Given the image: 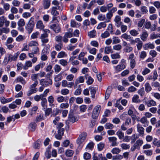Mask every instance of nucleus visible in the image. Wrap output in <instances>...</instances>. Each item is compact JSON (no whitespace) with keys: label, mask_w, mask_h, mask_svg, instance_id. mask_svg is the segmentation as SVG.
<instances>
[{"label":"nucleus","mask_w":160,"mask_h":160,"mask_svg":"<svg viewBox=\"0 0 160 160\" xmlns=\"http://www.w3.org/2000/svg\"><path fill=\"white\" fill-rule=\"evenodd\" d=\"M110 35L109 33L107 31H105L101 35V37L103 38H105L108 37Z\"/></svg>","instance_id":"61"},{"label":"nucleus","mask_w":160,"mask_h":160,"mask_svg":"<svg viewBox=\"0 0 160 160\" xmlns=\"http://www.w3.org/2000/svg\"><path fill=\"white\" fill-rule=\"evenodd\" d=\"M54 98L52 96H50L48 98V101L49 103V106H54L53 103L54 102Z\"/></svg>","instance_id":"38"},{"label":"nucleus","mask_w":160,"mask_h":160,"mask_svg":"<svg viewBox=\"0 0 160 160\" xmlns=\"http://www.w3.org/2000/svg\"><path fill=\"white\" fill-rule=\"evenodd\" d=\"M104 146L105 144L102 142H100L98 145V150L99 151H102L103 149Z\"/></svg>","instance_id":"48"},{"label":"nucleus","mask_w":160,"mask_h":160,"mask_svg":"<svg viewBox=\"0 0 160 160\" xmlns=\"http://www.w3.org/2000/svg\"><path fill=\"white\" fill-rule=\"evenodd\" d=\"M137 90V89L133 86H131L129 87L128 89V91L129 92H132L136 91Z\"/></svg>","instance_id":"60"},{"label":"nucleus","mask_w":160,"mask_h":160,"mask_svg":"<svg viewBox=\"0 0 160 160\" xmlns=\"http://www.w3.org/2000/svg\"><path fill=\"white\" fill-rule=\"evenodd\" d=\"M133 48L132 47L130 46L129 44H128L123 49V51L126 53H129L132 51Z\"/></svg>","instance_id":"18"},{"label":"nucleus","mask_w":160,"mask_h":160,"mask_svg":"<svg viewBox=\"0 0 160 160\" xmlns=\"http://www.w3.org/2000/svg\"><path fill=\"white\" fill-rule=\"evenodd\" d=\"M121 37L128 41L132 37L130 35H128L126 33L123 34L122 36Z\"/></svg>","instance_id":"50"},{"label":"nucleus","mask_w":160,"mask_h":160,"mask_svg":"<svg viewBox=\"0 0 160 160\" xmlns=\"http://www.w3.org/2000/svg\"><path fill=\"white\" fill-rule=\"evenodd\" d=\"M112 44H115L119 43L121 40L118 37H113L112 38Z\"/></svg>","instance_id":"26"},{"label":"nucleus","mask_w":160,"mask_h":160,"mask_svg":"<svg viewBox=\"0 0 160 160\" xmlns=\"http://www.w3.org/2000/svg\"><path fill=\"white\" fill-rule=\"evenodd\" d=\"M140 122L143 124L144 127H146L148 125L149 121L145 117L142 118L140 120Z\"/></svg>","instance_id":"15"},{"label":"nucleus","mask_w":160,"mask_h":160,"mask_svg":"<svg viewBox=\"0 0 160 160\" xmlns=\"http://www.w3.org/2000/svg\"><path fill=\"white\" fill-rule=\"evenodd\" d=\"M52 112V109L51 108H48L45 110V114L46 116H48Z\"/></svg>","instance_id":"53"},{"label":"nucleus","mask_w":160,"mask_h":160,"mask_svg":"<svg viewBox=\"0 0 160 160\" xmlns=\"http://www.w3.org/2000/svg\"><path fill=\"white\" fill-rule=\"evenodd\" d=\"M41 141L40 140H38L37 142H36L34 143V148L35 149H38L40 147V145H41Z\"/></svg>","instance_id":"46"},{"label":"nucleus","mask_w":160,"mask_h":160,"mask_svg":"<svg viewBox=\"0 0 160 160\" xmlns=\"http://www.w3.org/2000/svg\"><path fill=\"white\" fill-rule=\"evenodd\" d=\"M145 19H140L138 22V26L139 28L142 27L144 23L145 22Z\"/></svg>","instance_id":"59"},{"label":"nucleus","mask_w":160,"mask_h":160,"mask_svg":"<svg viewBox=\"0 0 160 160\" xmlns=\"http://www.w3.org/2000/svg\"><path fill=\"white\" fill-rule=\"evenodd\" d=\"M50 0H43V6L44 9H48L51 4Z\"/></svg>","instance_id":"10"},{"label":"nucleus","mask_w":160,"mask_h":160,"mask_svg":"<svg viewBox=\"0 0 160 160\" xmlns=\"http://www.w3.org/2000/svg\"><path fill=\"white\" fill-rule=\"evenodd\" d=\"M83 158L85 160H88L91 158V155L89 153L86 152L83 154Z\"/></svg>","instance_id":"45"},{"label":"nucleus","mask_w":160,"mask_h":160,"mask_svg":"<svg viewBox=\"0 0 160 160\" xmlns=\"http://www.w3.org/2000/svg\"><path fill=\"white\" fill-rule=\"evenodd\" d=\"M86 134L85 133L83 132L80 134L77 139V143L80 146L82 147L86 137Z\"/></svg>","instance_id":"3"},{"label":"nucleus","mask_w":160,"mask_h":160,"mask_svg":"<svg viewBox=\"0 0 160 160\" xmlns=\"http://www.w3.org/2000/svg\"><path fill=\"white\" fill-rule=\"evenodd\" d=\"M121 151V150L118 148H113L111 151L113 154H117L119 153Z\"/></svg>","instance_id":"44"},{"label":"nucleus","mask_w":160,"mask_h":160,"mask_svg":"<svg viewBox=\"0 0 160 160\" xmlns=\"http://www.w3.org/2000/svg\"><path fill=\"white\" fill-rule=\"evenodd\" d=\"M88 36L91 38H93L96 35V32L94 30H93L88 32Z\"/></svg>","instance_id":"42"},{"label":"nucleus","mask_w":160,"mask_h":160,"mask_svg":"<svg viewBox=\"0 0 160 160\" xmlns=\"http://www.w3.org/2000/svg\"><path fill=\"white\" fill-rule=\"evenodd\" d=\"M140 101L139 99V96L137 95H134L132 98V102L135 103H139Z\"/></svg>","instance_id":"32"},{"label":"nucleus","mask_w":160,"mask_h":160,"mask_svg":"<svg viewBox=\"0 0 160 160\" xmlns=\"http://www.w3.org/2000/svg\"><path fill=\"white\" fill-rule=\"evenodd\" d=\"M138 42H137L138 44L137 45V48L138 50H140L141 49L142 47V41H141L140 40V39L139 38L138 40Z\"/></svg>","instance_id":"58"},{"label":"nucleus","mask_w":160,"mask_h":160,"mask_svg":"<svg viewBox=\"0 0 160 160\" xmlns=\"http://www.w3.org/2000/svg\"><path fill=\"white\" fill-rule=\"evenodd\" d=\"M49 27L56 33H58L61 31V28L58 24H52L50 25Z\"/></svg>","instance_id":"7"},{"label":"nucleus","mask_w":160,"mask_h":160,"mask_svg":"<svg viewBox=\"0 0 160 160\" xmlns=\"http://www.w3.org/2000/svg\"><path fill=\"white\" fill-rule=\"evenodd\" d=\"M59 63L60 64L64 67H65L68 64L67 61L64 59H62L59 60Z\"/></svg>","instance_id":"40"},{"label":"nucleus","mask_w":160,"mask_h":160,"mask_svg":"<svg viewBox=\"0 0 160 160\" xmlns=\"http://www.w3.org/2000/svg\"><path fill=\"white\" fill-rule=\"evenodd\" d=\"M137 130L139 134L141 135H143L144 133V129L143 128L141 125L138 123L137 125Z\"/></svg>","instance_id":"13"},{"label":"nucleus","mask_w":160,"mask_h":160,"mask_svg":"<svg viewBox=\"0 0 160 160\" xmlns=\"http://www.w3.org/2000/svg\"><path fill=\"white\" fill-rule=\"evenodd\" d=\"M112 49L111 46L106 47L104 49V53L106 54H108L110 53H112Z\"/></svg>","instance_id":"37"},{"label":"nucleus","mask_w":160,"mask_h":160,"mask_svg":"<svg viewBox=\"0 0 160 160\" xmlns=\"http://www.w3.org/2000/svg\"><path fill=\"white\" fill-rule=\"evenodd\" d=\"M129 33L132 36L134 37L137 36L139 33L138 31L134 29L130 30Z\"/></svg>","instance_id":"31"},{"label":"nucleus","mask_w":160,"mask_h":160,"mask_svg":"<svg viewBox=\"0 0 160 160\" xmlns=\"http://www.w3.org/2000/svg\"><path fill=\"white\" fill-rule=\"evenodd\" d=\"M111 113V111L108 109H106L104 112V114L103 115V117H107L109 116Z\"/></svg>","instance_id":"64"},{"label":"nucleus","mask_w":160,"mask_h":160,"mask_svg":"<svg viewBox=\"0 0 160 160\" xmlns=\"http://www.w3.org/2000/svg\"><path fill=\"white\" fill-rule=\"evenodd\" d=\"M138 93L141 96H143L145 93L144 88H142L139 89L138 91Z\"/></svg>","instance_id":"52"},{"label":"nucleus","mask_w":160,"mask_h":160,"mask_svg":"<svg viewBox=\"0 0 160 160\" xmlns=\"http://www.w3.org/2000/svg\"><path fill=\"white\" fill-rule=\"evenodd\" d=\"M146 104L148 107H150L156 106V102L154 101L152 99L150 100H148L147 102H146Z\"/></svg>","instance_id":"16"},{"label":"nucleus","mask_w":160,"mask_h":160,"mask_svg":"<svg viewBox=\"0 0 160 160\" xmlns=\"http://www.w3.org/2000/svg\"><path fill=\"white\" fill-rule=\"evenodd\" d=\"M143 153L148 156H151L152 154V150L151 149L145 150Z\"/></svg>","instance_id":"39"},{"label":"nucleus","mask_w":160,"mask_h":160,"mask_svg":"<svg viewBox=\"0 0 160 160\" xmlns=\"http://www.w3.org/2000/svg\"><path fill=\"white\" fill-rule=\"evenodd\" d=\"M41 104L43 108V110L47 108V99L42 101Z\"/></svg>","instance_id":"30"},{"label":"nucleus","mask_w":160,"mask_h":160,"mask_svg":"<svg viewBox=\"0 0 160 160\" xmlns=\"http://www.w3.org/2000/svg\"><path fill=\"white\" fill-rule=\"evenodd\" d=\"M153 144L156 146L158 147H160V140L158 141L157 139L156 138H154L153 142Z\"/></svg>","instance_id":"56"},{"label":"nucleus","mask_w":160,"mask_h":160,"mask_svg":"<svg viewBox=\"0 0 160 160\" xmlns=\"http://www.w3.org/2000/svg\"><path fill=\"white\" fill-rule=\"evenodd\" d=\"M143 143L142 140L138 139V140L134 143L133 146L131 148V149L132 151H134L135 149L139 150L140 147Z\"/></svg>","instance_id":"4"},{"label":"nucleus","mask_w":160,"mask_h":160,"mask_svg":"<svg viewBox=\"0 0 160 160\" xmlns=\"http://www.w3.org/2000/svg\"><path fill=\"white\" fill-rule=\"evenodd\" d=\"M98 19L100 21H104L105 19V16L102 14H100L98 16Z\"/></svg>","instance_id":"63"},{"label":"nucleus","mask_w":160,"mask_h":160,"mask_svg":"<svg viewBox=\"0 0 160 160\" xmlns=\"http://www.w3.org/2000/svg\"><path fill=\"white\" fill-rule=\"evenodd\" d=\"M40 82L41 85L47 86L49 85H52V81L51 79H47L46 81H44L43 79H42L40 81Z\"/></svg>","instance_id":"8"},{"label":"nucleus","mask_w":160,"mask_h":160,"mask_svg":"<svg viewBox=\"0 0 160 160\" xmlns=\"http://www.w3.org/2000/svg\"><path fill=\"white\" fill-rule=\"evenodd\" d=\"M34 20V18L33 17H32L25 27L26 30L29 33H30L33 30L35 24Z\"/></svg>","instance_id":"2"},{"label":"nucleus","mask_w":160,"mask_h":160,"mask_svg":"<svg viewBox=\"0 0 160 160\" xmlns=\"http://www.w3.org/2000/svg\"><path fill=\"white\" fill-rule=\"evenodd\" d=\"M148 36V34L147 32H143L141 36V39L143 41H145L147 37Z\"/></svg>","instance_id":"25"},{"label":"nucleus","mask_w":160,"mask_h":160,"mask_svg":"<svg viewBox=\"0 0 160 160\" xmlns=\"http://www.w3.org/2000/svg\"><path fill=\"white\" fill-rule=\"evenodd\" d=\"M116 135L118 136L119 138L120 139H122L124 138V133L121 130H119L116 132Z\"/></svg>","instance_id":"22"},{"label":"nucleus","mask_w":160,"mask_h":160,"mask_svg":"<svg viewBox=\"0 0 160 160\" xmlns=\"http://www.w3.org/2000/svg\"><path fill=\"white\" fill-rule=\"evenodd\" d=\"M67 55L65 52L61 51L58 53L57 57L58 58H62L67 57Z\"/></svg>","instance_id":"24"},{"label":"nucleus","mask_w":160,"mask_h":160,"mask_svg":"<svg viewBox=\"0 0 160 160\" xmlns=\"http://www.w3.org/2000/svg\"><path fill=\"white\" fill-rule=\"evenodd\" d=\"M38 45V44L37 42L32 41H31L29 43V46L31 47H34L35 46H37Z\"/></svg>","instance_id":"49"},{"label":"nucleus","mask_w":160,"mask_h":160,"mask_svg":"<svg viewBox=\"0 0 160 160\" xmlns=\"http://www.w3.org/2000/svg\"><path fill=\"white\" fill-rule=\"evenodd\" d=\"M1 3L3 5V8L6 11H8L9 10L10 8V5L8 3H5L4 2L3 0H2Z\"/></svg>","instance_id":"33"},{"label":"nucleus","mask_w":160,"mask_h":160,"mask_svg":"<svg viewBox=\"0 0 160 160\" xmlns=\"http://www.w3.org/2000/svg\"><path fill=\"white\" fill-rule=\"evenodd\" d=\"M39 52V49L37 46L33 47L32 50V52L35 54H36Z\"/></svg>","instance_id":"62"},{"label":"nucleus","mask_w":160,"mask_h":160,"mask_svg":"<svg viewBox=\"0 0 160 160\" xmlns=\"http://www.w3.org/2000/svg\"><path fill=\"white\" fill-rule=\"evenodd\" d=\"M36 124L35 122H31L29 125L30 130L32 132L34 131L36 129Z\"/></svg>","instance_id":"17"},{"label":"nucleus","mask_w":160,"mask_h":160,"mask_svg":"<svg viewBox=\"0 0 160 160\" xmlns=\"http://www.w3.org/2000/svg\"><path fill=\"white\" fill-rule=\"evenodd\" d=\"M154 48V45L152 43H149L146 44L145 45V48H146V49H147L148 48L152 49Z\"/></svg>","instance_id":"55"},{"label":"nucleus","mask_w":160,"mask_h":160,"mask_svg":"<svg viewBox=\"0 0 160 160\" xmlns=\"http://www.w3.org/2000/svg\"><path fill=\"white\" fill-rule=\"evenodd\" d=\"M10 56V54L9 53L5 55L3 61V63L5 64L6 65L9 62H11Z\"/></svg>","instance_id":"12"},{"label":"nucleus","mask_w":160,"mask_h":160,"mask_svg":"<svg viewBox=\"0 0 160 160\" xmlns=\"http://www.w3.org/2000/svg\"><path fill=\"white\" fill-rule=\"evenodd\" d=\"M17 80L18 82H20L22 84L24 85L26 83V82L24 79L21 76L18 77L17 78Z\"/></svg>","instance_id":"43"},{"label":"nucleus","mask_w":160,"mask_h":160,"mask_svg":"<svg viewBox=\"0 0 160 160\" xmlns=\"http://www.w3.org/2000/svg\"><path fill=\"white\" fill-rule=\"evenodd\" d=\"M54 72L56 73L60 72L62 69L61 66L58 64H55L54 67Z\"/></svg>","instance_id":"28"},{"label":"nucleus","mask_w":160,"mask_h":160,"mask_svg":"<svg viewBox=\"0 0 160 160\" xmlns=\"http://www.w3.org/2000/svg\"><path fill=\"white\" fill-rule=\"evenodd\" d=\"M94 81L93 79L90 76H89L88 78V80L86 83L88 85H90Z\"/></svg>","instance_id":"51"},{"label":"nucleus","mask_w":160,"mask_h":160,"mask_svg":"<svg viewBox=\"0 0 160 160\" xmlns=\"http://www.w3.org/2000/svg\"><path fill=\"white\" fill-rule=\"evenodd\" d=\"M20 53V52L19 51H18L17 53H15L14 55L10 54V58L11 62L12 61H16Z\"/></svg>","instance_id":"20"},{"label":"nucleus","mask_w":160,"mask_h":160,"mask_svg":"<svg viewBox=\"0 0 160 160\" xmlns=\"http://www.w3.org/2000/svg\"><path fill=\"white\" fill-rule=\"evenodd\" d=\"M106 26V24L105 22H100L98 25L97 28L98 29H100L102 28H104Z\"/></svg>","instance_id":"34"},{"label":"nucleus","mask_w":160,"mask_h":160,"mask_svg":"<svg viewBox=\"0 0 160 160\" xmlns=\"http://www.w3.org/2000/svg\"><path fill=\"white\" fill-rule=\"evenodd\" d=\"M108 140L110 142H112L111 145L112 146H117V138L115 137H109Z\"/></svg>","instance_id":"11"},{"label":"nucleus","mask_w":160,"mask_h":160,"mask_svg":"<svg viewBox=\"0 0 160 160\" xmlns=\"http://www.w3.org/2000/svg\"><path fill=\"white\" fill-rule=\"evenodd\" d=\"M134 57V54L132 53L129 55L128 58V59L130 60V67L132 69L134 68L136 64Z\"/></svg>","instance_id":"5"},{"label":"nucleus","mask_w":160,"mask_h":160,"mask_svg":"<svg viewBox=\"0 0 160 160\" xmlns=\"http://www.w3.org/2000/svg\"><path fill=\"white\" fill-rule=\"evenodd\" d=\"M25 24L24 20L23 19H20L18 22V26H23Z\"/></svg>","instance_id":"47"},{"label":"nucleus","mask_w":160,"mask_h":160,"mask_svg":"<svg viewBox=\"0 0 160 160\" xmlns=\"http://www.w3.org/2000/svg\"><path fill=\"white\" fill-rule=\"evenodd\" d=\"M101 110V106L99 105H98L94 108L92 117L94 120L92 121V126H94L93 123H95V120L98 117Z\"/></svg>","instance_id":"1"},{"label":"nucleus","mask_w":160,"mask_h":160,"mask_svg":"<svg viewBox=\"0 0 160 160\" xmlns=\"http://www.w3.org/2000/svg\"><path fill=\"white\" fill-rule=\"evenodd\" d=\"M115 71L117 73L120 72L126 68L125 65L123 63L119 64L116 67H114Z\"/></svg>","instance_id":"9"},{"label":"nucleus","mask_w":160,"mask_h":160,"mask_svg":"<svg viewBox=\"0 0 160 160\" xmlns=\"http://www.w3.org/2000/svg\"><path fill=\"white\" fill-rule=\"evenodd\" d=\"M68 120L69 121L73 123L77 121V119L72 114H69L68 116Z\"/></svg>","instance_id":"23"},{"label":"nucleus","mask_w":160,"mask_h":160,"mask_svg":"<svg viewBox=\"0 0 160 160\" xmlns=\"http://www.w3.org/2000/svg\"><path fill=\"white\" fill-rule=\"evenodd\" d=\"M145 87V91L148 93L152 89V88L148 82H146L144 85Z\"/></svg>","instance_id":"21"},{"label":"nucleus","mask_w":160,"mask_h":160,"mask_svg":"<svg viewBox=\"0 0 160 160\" xmlns=\"http://www.w3.org/2000/svg\"><path fill=\"white\" fill-rule=\"evenodd\" d=\"M105 128L107 129H112L114 127V125L110 122L106 123L104 125Z\"/></svg>","instance_id":"35"},{"label":"nucleus","mask_w":160,"mask_h":160,"mask_svg":"<svg viewBox=\"0 0 160 160\" xmlns=\"http://www.w3.org/2000/svg\"><path fill=\"white\" fill-rule=\"evenodd\" d=\"M138 138L137 135L136 134H133L131 138V143H133Z\"/></svg>","instance_id":"57"},{"label":"nucleus","mask_w":160,"mask_h":160,"mask_svg":"<svg viewBox=\"0 0 160 160\" xmlns=\"http://www.w3.org/2000/svg\"><path fill=\"white\" fill-rule=\"evenodd\" d=\"M122 46L120 44H117L113 47V49L116 51H119L122 49Z\"/></svg>","instance_id":"54"},{"label":"nucleus","mask_w":160,"mask_h":160,"mask_svg":"<svg viewBox=\"0 0 160 160\" xmlns=\"http://www.w3.org/2000/svg\"><path fill=\"white\" fill-rule=\"evenodd\" d=\"M38 90V89L37 88H34V89L31 88V89L28 91L27 95L28 96H29L32 94L37 92Z\"/></svg>","instance_id":"27"},{"label":"nucleus","mask_w":160,"mask_h":160,"mask_svg":"<svg viewBox=\"0 0 160 160\" xmlns=\"http://www.w3.org/2000/svg\"><path fill=\"white\" fill-rule=\"evenodd\" d=\"M36 26L37 28L40 29H43L44 28V26L43 24L42 21L40 20L37 22Z\"/></svg>","instance_id":"19"},{"label":"nucleus","mask_w":160,"mask_h":160,"mask_svg":"<svg viewBox=\"0 0 160 160\" xmlns=\"http://www.w3.org/2000/svg\"><path fill=\"white\" fill-rule=\"evenodd\" d=\"M94 143L92 142H89L86 148L87 150H92L93 148Z\"/></svg>","instance_id":"36"},{"label":"nucleus","mask_w":160,"mask_h":160,"mask_svg":"<svg viewBox=\"0 0 160 160\" xmlns=\"http://www.w3.org/2000/svg\"><path fill=\"white\" fill-rule=\"evenodd\" d=\"M74 152L73 150L68 149L65 152V155L67 157H72L74 153Z\"/></svg>","instance_id":"29"},{"label":"nucleus","mask_w":160,"mask_h":160,"mask_svg":"<svg viewBox=\"0 0 160 160\" xmlns=\"http://www.w3.org/2000/svg\"><path fill=\"white\" fill-rule=\"evenodd\" d=\"M111 92V90L109 88H108L106 90L105 98L106 100L108 99L110 97Z\"/></svg>","instance_id":"41"},{"label":"nucleus","mask_w":160,"mask_h":160,"mask_svg":"<svg viewBox=\"0 0 160 160\" xmlns=\"http://www.w3.org/2000/svg\"><path fill=\"white\" fill-rule=\"evenodd\" d=\"M61 9L60 6H58V7H52L51 9V14L53 16V19H54V18H55V16H58L59 13L57 10H60Z\"/></svg>","instance_id":"6"},{"label":"nucleus","mask_w":160,"mask_h":160,"mask_svg":"<svg viewBox=\"0 0 160 160\" xmlns=\"http://www.w3.org/2000/svg\"><path fill=\"white\" fill-rule=\"evenodd\" d=\"M84 81V77L80 76L78 78L75 82V87L77 86V85L80 83H83Z\"/></svg>","instance_id":"14"}]
</instances>
